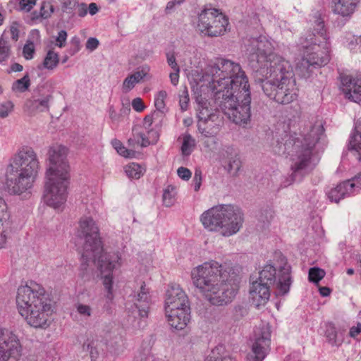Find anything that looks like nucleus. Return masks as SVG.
I'll return each instance as SVG.
<instances>
[{
    "label": "nucleus",
    "mask_w": 361,
    "mask_h": 361,
    "mask_svg": "<svg viewBox=\"0 0 361 361\" xmlns=\"http://www.w3.org/2000/svg\"><path fill=\"white\" fill-rule=\"evenodd\" d=\"M206 75L214 103L236 125L245 127L251 121V96L248 79L240 65L217 58L211 61Z\"/></svg>",
    "instance_id": "1"
},
{
    "label": "nucleus",
    "mask_w": 361,
    "mask_h": 361,
    "mask_svg": "<svg viewBox=\"0 0 361 361\" xmlns=\"http://www.w3.org/2000/svg\"><path fill=\"white\" fill-rule=\"evenodd\" d=\"M191 276L194 285L214 305L230 302L237 293L240 280L238 269L213 260L194 268Z\"/></svg>",
    "instance_id": "2"
},
{
    "label": "nucleus",
    "mask_w": 361,
    "mask_h": 361,
    "mask_svg": "<svg viewBox=\"0 0 361 361\" xmlns=\"http://www.w3.org/2000/svg\"><path fill=\"white\" fill-rule=\"evenodd\" d=\"M324 132L322 126H313L310 133L304 135H286L284 142H277L274 150L279 154H286L290 161L291 173L282 182L287 187L294 182L301 181L314 168L312 151Z\"/></svg>",
    "instance_id": "3"
},
{
    "label": "nucleus",
    "mask_w": 361,
    "mask_h": 361,
    "mask_svg": "<svg viewBox=\"0 0 361 361\" xmlns=\"http://www.w3.org/2000/svg\"><path fill=\"white\" fill-rule=\"evenodd\" d=\"M67 154L68 149L63 145H54L48 152L43 200L47 206L58 211L63 209L68 197L70 166Z\"/></svg>",
    "instance_id": "4"
},
{
    "label": "nucleus",
    "mask_w": 361,
    "mask_h": 361,
    "mask_svg": "<svg viewBox=\"0 0 361 361\" xmlns=\"http://www.w3.org/2000/svg\"><path fill=\"white\" fill-rule=\"evenodd\" d=\"M314 30L306 32L299 39L298 46L302 56L297 70L305 78L310 75V68L325 66L330 61V42L324 20L317 12L313 16Z\"/></svg>",
    "instance_id": "5"
},
{
    "label": "nucleus",
    "mask_w": 361,
    "mask_h": 361,
    "mask_svg": "<svg viewBox=\"0 0 361 361\" xmlns=\"http://www.w3.org/2000/svg\"><path fill=\"white\" fill-rule=\"evenodd\" d=\"M16 305L26 322L35 328H46L53 312L51 300L40 285L30 282L18 288Z\"/></svg>",
    "instance_id": "6"
},
{
    "label": "nucleus",
    "mask_w": 361,
    "mask_h": 361,
    "mask_svg": "<svg viewBox=\"0 0 361 361\" xmlns=\"http://www.w3.org/2000/svg\"><path fill=\"white\" fill-rule=\"evenodd\" d=\"M39 168L34 150L30 147L20 149L7 168L6 191L11 195H20L30 188Z\"/></svg>",
    "instance_id": "7"
},
{
    "label": "nucleus",
    "mask_w": 361,
    "mask_h": 361,
    "mask_svg": "<svg viewBox=\"0 0 361 361\" xmlns=\"http://www.w3.org/2000/svg\"><path fill=\"white\" fill-rule=\"evenodd\" d=\"M204 228L224 237L237 233L243 226V214L231 204H220L205 211L200 216Z\"/></svg>",
    "instance_id": "8"
},
{
    "label": "nucleus",
    "mask_w": 361,
    "mask_h": 361,
    "mask_svg": "<svg viewBox=\"0 0 361 361\" xmlns=\"http://www.w3.org/2000/svg\"><path fill=\"white\" fill-rule=\"evenodd\" d=\"M120 260L118 253L116 252L107 253L103 250L102 252L87 257H83L82 252L79 275L85 280L89 279L92 269L91 267L97 264L102 274L103 285L107 290L106 297L111 300L114 279L112 271L121 265Z\"/></svg>",
    "instance_id": "9"
},
{
    "label": "nucleus",
    "mask_w": 361,
    "mask_h": 361,
    "mask_svg": "<svg viewBox=\"0 0 361 361\" xmlns=\"http://www.w3.org/2000/svg\"><path fill=\"white\" fill-rule=\"evenodd\" d=\"M249 66L257 74L264 73V68L276 54L272 40L264 35L250 37L245 42Z\"/></svg>",
    "instance_id": "10"
},
{
    "label": "nucleus",
    "mask_w": 361,
    "mask_h": 361,
    "mask_svg": "<svg viewBox=\"0 0 361 361\" xmlns=\"http://www.w3.org/2000/svg\"><path fill=\"white\" fill-rule=\"evenodd\" d=\"M77 236L84 240L83 257H87L102 252L103 245L99 229L91 216H82L78 222Z\"/></svg>",
    "instance_id": "11"
},
{
    "label": "nucleus",
    "mask_w": 361,
    "mask_h": 361,
    "mask_svg": "<svg viewBox=\"0 0 361 361\" xmlns=\"http://www.w3.org/2000/svg\"><path fill=\"white\" fill-rule=\"evenodd\" d=\"M218 106L209 107L207 102L200 103L197 108V128L204 137H216L224 125V117Z\"/></svg>",
    "instance_id": "12"
},
{
    "label": "nucleus",
    "mask_w": 361,
    "mask_h": 361,
    "mask_svg": "<svg viewBox=\"0 0 361 361\" xmlns=\"http://www.w3.org/2000/svg\"><path fill=\"white\" fill-rule=\"evenodd\" d=\"M255 78L262 87L265 82L275 83L294 78V73L289 61L276 54L265 66L264 73H255Z\"/></svg>",
    "instance_id": "13"
},
{
    "label": "nucleus",
    "mask_w": 361,
    "mask_h": 361,
    "mask_svg": "<svg viewBox=\"0 0 361 361\" xmlns=\"http://www.w3.org/2000/svg\"><path fill=\"white\" fill-rule=\"evenodd\" d=\"M228 25V18L216 8H204L198 15L197 29L208 37L224 35Z\"/></svg>",
    "instance_id": "14"
},
{
    "label": "nucleus",
    "mask_w": 361,
    "mask_h": 361,
    "mask_svg": "<svg viewBox=\"0 0 361 361\" xmlns=\"http://www.w3.org/2000/svg\"><path fill=\"white\" fill-rule=\"evenodd\" d=\"M262 90L267 97L281 104H290L298 97L295 77L275 83L265 82Z\"/></svg>",
    "instance_id": "15"
},
{
    "label": "nucleus",
    "mask_w": 361,
    "mask_h": 361,
    "mask_svg": "<svg viewBox=\"0 0 361 361\" xmlns=\"http://www.w3.org/2000/svg\"><path fill=\"white\" fill-rule=\"evenodd\" d=\"M256 279L276 288L277 294L281 295L288 293L292 283L289 267H282L277 273L276 268L271 264L265 265Z\"/></svg>",
    "instance_id": "16"
},
{
    "label": "nucleus",
    "mask_w": 361,
    "mask_h": 361,
    "mask_svg": "<svg viewBox=\"0 0 361 361\" xmlns=\"http://www.w3.org/2000/svg\"><path fill=\"white\" fill-rule=\"evenodd\" d=\"M21 350L18 336L8 329H0V361H18Z\"/></svg>",
    "instance_id": "17"
},
{
    "label": "nucleus",
    "mask_w": 361,
    "mask_h": 361,
    "mask_svg": "<svg viewBox=\"0 0 361 361\" xmlns=\"http://www.w3.org/2000/svg\"><path fill=\"white\" fill-rule=\"evenodd\" d=\"M361 190V172L352 178L343 181L328 192V197L336 203L345 197L357 193Z\"/></svg>",
    "instance_id": "18"
},
{
    "label": "nucleus",
    "mask_w": 361,
    "mask_h": 361,
    "mask_svg": "<svg viewBox=\"0 0 361 361\" xmlns=\"http://www.w3.org/2000/svg\"><path fill=\"white\" fill-rule=\"evenodd\" d=\"M270 342V328L263 325L255 331V342L252 347L254 361H262L265 358L269 349Z\"/></svg>",
    "instance_id": "19"
},
{
    "label": "nucleus",
    "mask_w": 361,
    "mask_h": 361,
    "mask_svg": "<svg viewBox=\"0 0 361 361\" xmlns=\"http://www.w3.org/2000/svg\"><path fill=\"white\" fill-rule=\"evenodd\" d=\"M165 310L180 308L190 309L187 295L178 284L169 286L165 298Z\"/></svg>",
    "instance_id": "20"
},
{
    "label": "nucleus",
    "mask_w": 361,
    "mask_h": 361,
    "mask_svg": "<svg viewBox=\"0 0 361 361\" xmlns=\"http://www.w3.org/2000/svg\"><path fill=\"white\" fill-rule=\"evenodd\" d=\"M51 99V94H41L39 90H35L32 97L25 102L23 109L30 116L48 111Z\"/></svg>",
    "instance_id": "21"
},
{
    "label": "nucleus",
    "mask_w": 361,
    "mask_h": 361,
    "mask_svg": "<svg viewBox=\"0 0 361 361\" xmlns=\"http://www.w3.org/2000/svg\"><path fill=\"white\" fill-rule=\"evenodd\" d=\"M271 287L254 277H250L249 293L252 303L257 307L265 305L270 298Z\"/></svg>",
    "instance_id": "22"
},
{
    "label": "nucleus",
    "mask_w": 361,
    "mask_h": 361,
    "mask_svg": "<svg viewBox=\"0 0 361 361\" xmlns=\"http://www.w3.org/2000/svg\"><path fill=\"white\" fill-rule=\"evenodd\" d=\"M343 92L348 99L360 104L361 103V78H353L350 75L341 77Z\"/></svg>",
    "instance_id": "23"
},
{
    "label": "nucleus",
    "mask_w": 361,
    "mask_h": 361,
    "mask_svg": "<svg viewBox=\"0 0 361 361\" xmlns=\"http://www.w3.org/2000/svg\"><path fill=\"white\" fill-rule=\"evenodd\" d=\"M166 316L169 325L176 329L182 330L187 326L190 317V309L180 308L177 310H166Z\"/></svg>",
    "instance_id": "24"
},
{
    "label": "nucleus",
    "mask_w": 361,
    "mask_h": 361,
    "mask_svg": "<svg viewBox=\"0 0 361 361\" xmlns=\"http://www.w3.org/2000/svg\"><path fill=\"white\" fill-rule=\"evenodd\" d=\"M134 297L136 301L135 305L138 310L139 315L141 317H147L150 303V294L145 283L141 285Z\"/></svg>",
    "instance_id": "25"
},
{
    "label": "nucleus",
    "mask_w": 361,
    "mask_h": 361,
    "mask_svg": "<svg viewBox=\"0 0 361 361\" xmlns=\"http://www.w3.org/2000/svg\"><path fill=\"white\" fill-rule=\"evenodd\" d=\"M149 68L147 66L139 68L133 73L128 75L123 80L122 84L123 92L127 93L133 90L135 86L141 82L142 80L148 75Z\"/></svg>",
    "instance_id": "26"
},
{
    "label": "nucleus",
    "mask_w": 361,
    "mask_h": 361,
    "mask_svg": "<svg viewBox=\"0 0 361 361\" xmlns=\"http://www.w3.org/2000/svg\"><path fill=\"white\" fill-rule=\"evenodd\" d=\"M360 0H334L333 11L342 17H350Z\"/></svg>",
    "instance_id": "27"
},
{
    "label": "nucleus",
    "mask_w": 361,
    "mask_h": 361,
    "mask_svg": "<svg viewBox=\"0 0 361 361\" xmlns=\"http://www.w3.org/2000/svg\"><path fill=\"white\" fill-rule=\"evenodd\" d=\"M348 149L355 153L357 160L361 161V118L355 126V133L350 137Z\"/></svg>",
    "instance_id": "28"
},
{
    "label": "nucleus",
    "mask_w": 361,
    "mask_h": 361,
    "mask_svg": "<svg viewBox=\"0 0 361 361\" xmlns=\"http://www.w3.org/2000/svg\"><path fill=\"white\" fill-rule=\"evenodd\" d=\"M204 361H235L231 353L223 345L213 348L207 355Z\"/></svg>",
    "instance_id": "29"
},
{
    "label": "nucleus",
    "mask_w": 361,
    "mask_h": 361,
    "mask_svg": "<svg viewBox=\"0 0 361 361\" xmlns=\"http://www.w3.org/2000/svg\"><path fill=\"white\" fill-rule=\"evenodd\" d=\"M140 127L133 128V136L136 137L140 142L141 147H147L149 145L155 144L158 140L159 135L157 131L149 130L148 136L141 132Z\"/></svg>",
    "instance_id": "30"
},
{
    "label": "nucleus",
    "mask_w": 361,
    "mask_h": 361,
    "mask_svg": "<svg viewBox=\"0 0 361 361\" xmlns=\"http://www.w3.org/2000/svg\"><path fill=\"white\" fill-rule=\"evenodd\" d=\"M228 150L231 151V157H228V162L227 166L228 172L235 176H237L240 167H241V161L238 154L235 152L233 153L232 148H228Z\"/></svg>",
    "instance_id": "31"
},
{
    "label": "nucleus",
    "mask_w": 361,
    "mask_h": 361,
    "mask_svg": "<svg viewBox=\"0 0 361 361\" xmlns=\"http://www.w3.org/2000/svg\"><path fill=\"white\" fill-rule=\"evenodd\" d=\"M54 11V6L49 1H43L40 6L39 13L33 12L32 13V20H38L39 18L47 19L51 17Z\"/></svg>",
    "instance_id": "32"
},
{
    "label": "nucleus",
    "mask_w": 361,
    "mask_h": 361,
    "mask_svg": "<svg viewBox=\"0 0 361 361\" xmlns=\"http://www.w3.org/2000/svg\"><path fill=\"white\" fill-rule=\"evenodd\" d=\"M182 137L181 152L183 156L188 157L192 154L195 147V140L189 133L183 134Z\"/></svg>",
    "instance_id": "33"
},
{
    "label": "nucleus",
    "mask_w": 361,
    "mask_h": 361,
    "mask_svg": "<svg viewBox=\"0 0 361 361\" xmlns=\"http://www.w3.org/2000/svg\"><path fill=\"white\" fill-rule=\"evenodd\" d=\"M143 168L136 163H130L125 168V172L130 178L138 179L144 173Z\"/></svg>",
    "instance_id": "34"
},
{
    "label": "nucleus",
    "mask_w": 361,
    "mask_h": 361,
    "mask_svg": "<svg viewBox=\"0 0 361 361\" xmlns=\"http://www.w3.org/2000/svg\"><path fill=\"white\" fill-rule=\"evenodd\" d=\"M59 63V57L57 53L52 50H49L43 61L44 68L53 70L55 68Z\"/></svg>",
    "instance_id": "35"
},
{
    "label": "nucleus",
    "mask_w": 361,
    "mask_h": 361,
    "mask_svg": "<svg viewBox=\"0 0 361 361\" xmlns=\"http://www.w3.org/2000/svg\"><path fill=\"white\" fill-rule=\"evenodd\" d=\"M0 225L5 226L12 225L10 219V213L8 211V206L5 200L0 196Z\"/></svg>",
    "instance_id": "36"
},
{
    "label": "nucleus",
    "mask_w": 361,
    "mask_h": 361,
    "mask_svg": "<svg viewBox=\"0 0 361 361\" xmlns=\"http://www.w3.org/2000/svg\"><path fill=\"white\" fill-rule=\"evenodd\" d=\"M111 144L116 152L124 157L130 158L135 154V150L127 149L123 145L122 142L117 139L113 140Z\"/></svg>",
    "instance_id": "37"
},
{
    "label": "nucleus",
    "mask_w": 361,
    "mask_h": 361,
    "mask_svg": "<svg viewBox=\"0 0 361 361\" xmlns=\"http://www.w3.org/2000/svg\"><path fill=\"white\" fill-rule=\"evenodd\" d=\"M167 97V93L165 90H160L156 94L154 98V106L157 109L156 112L163 114L166 109L165 99Z\"/></svg>",
    "instance_id": "38"
},
{
    "label": "nucleus",
    "mask_w": 361,
    "mask_h": 361,
    "mask_svg": "<svg viewBox=\"0 0 361 361\" xmlns=\"http://www.w3.org/2000/svg\"><path fill=\"white\" fill-rule=\"evenodd\" d=\"M176 193V188L172 185H168L164 190L163 202L166 207L173 204Z\"/></svg>",
    "instance_id": "39"
},
{
    "label": "nucleus",
    "mask_w": 361,
    "mask_h": 361,
    "mask_svg": "<svg viewBox=\"0 0 361 361\" xmlns=\"http://www.w3.org/2000/svg\"><path fill=\"white\" fill-rule=\"evenodd\" d=\"M30 85V78L27 74H26L22 78L17 80L15 81L12 85V90L13 91H18L20 92H23L26 91Z\"/></svg>",
    "instance_id": "40"
},
{
    "label": "nucleus",
    "mask_w": 361,
    "mask_h": 361,
    "mask_svg": "<svg viewBox=\"0 0 361 361\" xmlns=\"http://www.w3.org/2000/svg\"><path fill=\"white\" fill-rule=\"evenodd\" d=\"M325 276V271L317 267L310 268L309 270V281L315 283H319Z\"/></svg>",
    "instance_id": "41"
},
{
    "label": "nucleus",
    "mask_w": 361,
    "mask_h": 361,
    "mask_svg": "<svg viewBox=\"0 0 361 361\" xmlns=\"http://www.w3.org/2000/svg\"><path fill=\"white\" fill-rule=\"evenodd\" d=\"M12 225L5 226L0 225V249L5 247L7 240L10 238L11 233Z\"/></svg>",
    "instance_id": "42"
},
{
    "label": "nucleus",
    "mask_w": 361,
    "mask_h": 361,
    "mask_svg": "<svg viewBox=\"0 0 361 361\" xmlns=\"http://www.w3.org/2000/svg\"><path fill=\"white\" fill-rule=\"evenodd\" d=\"M82 350L90 352L92 360L96 359L98 356V352L94 346V341L90 338H87L82 344Z\"/></svg>",
    "instance_id": "43"
},
{
    "label": "nucleus",
    "mask_w": 361,
    "mask_h": 361,
    "mask_svg": "<svg viewBox=\"0 0 361 361\" xmlns=\"http://www.w3.org/2000/svg\"><path fill=\"white\" fill-rule=\"evenodd\" d=\"M10 47L8 42L4 39H0V63H3L9 57Z\"/></svg>",
    "instance_id": "44"
},
{
    "label": "nucleus",
    "mask_w": 361,
    "mask_h": 361,
    "mask_svg": "<svg viewBox=\"0 0 361 361\" xmlns=\"http://www.w3.org/2000/svg\"><path fill=\"white\" fill-rule=\"evenodd\" d=\"M179 104L180 109L183 111H185L188 109L190 98L188 91L186 87H184L183 90H180V94H179Z\"/></svg>",
    "instance_id": "45"
},
{
    "label": "nucleus",
    "mask_w": 361,
    "mask_h": 361,
    "mask_svg": "<svg viewBox=\"0 0 361 361\" xmlns=\"http://www.w3.org/2000/svg\"><path fill=\"white\" fill-rule=\"evenodd\" d=\"M78 313L82 317L88 318L92 316V309L88 305L78 303L75 305Z\"/></svg>",
    "instance_id": "46"
},
{
    "label": "nucleus",
    "mask_w": 361,
    "mask_h": 361,
    "mask_svg": "<svg viewBox=\"0 0 361 361\" xmlns=\"http://www.w3.org/2000/svg\"><path fill=\"white\" fill-rule=\"evenodd\" d=\"M326 336L329 341L332 345H339L341 344V343L337 341V333L336 328L334 326H329L327 327L326 331Z\"/></svg>",
    "instance_id": "47"
},
{
    "label": "nucleus",
    "mask_w": 361,
    "mask_h": 361,
    "mask_svg": "<svg viewBox=\"0 0 361 361\" xmlns=\"http://www.w3.org/2000/svg\"><path fill=\"white\" fill-rule=\"evenodd\" d=\"M13 109V104L11 101H6L0 105V117L6 118Z\"/></svg>",
    "instance_id": "48"
},
{
    "label": "nucleus",
    "mask_w": 361,
    "mask_h": 361,
    "mask_svg": "<svg viewBox=\"0 0 361 361\" xmlns=\"http://www.w3.org/2000/svg\"><path fill=\"white\" fill-rule=\"evenodd\" d=\"M62 8L64 12L71 13L78 5V0H61Z\"/></svg>",
    "instance_id": "49"
},
{
    "label": "nucleus",
    "mask_w": 361,
    "mask_h": 361,
    "mask_svg": "<svg viewBox=\"0 0 361 361\" xmlns=\"http://www.w3.org/2000/svg\"><path fill=\"white\" fill-rule=\"evenodd\" d=\"M23 53L26 59H32L35 53L34 44L32 42L27 43L23 47Z\"/></svg>",
    "instance_id": "50"
},
{
    "label": "nucleus",
    "mask_w": 361,
    "mask_h": 361,
    "mask_svg": "<svg viewBox=\"0 0 361 361\" xmlns=\"http://www.w3.org/2000/svg\"><path fill=\"white\" fill-rule=\"evenodd\" d=\"M36 1L37 0H20L19 3L20 8L23 11L29 12L36 4Z\"/></svg>",
    "instance_id": "51"
},
{
    "label": "nucleus",
    "mask_w": 361,
    "mask_h": 361,
    "mask_svg": "<svg viewBox=\"0 0 361 361\" xmlns=\"http://www.w3.org/2000/svg\"><path fill=\"white\" fill-rule=\"evenodd\" d=\"M202 185V172L200 170L196 169L192 179V185L195 191H198Z\"/></svg>",
    "instance_id": "52"
},
{
    "label": "nucleus",
    "mask_w": 361,
    "mask_h": 361,
    "mask_svg": "<svg viewBox=\"0 0 361 361\" xmlns=\"http://www.w3.org/2000/svg\"><path fill=\"white\" fill-rule=\"evenodd\" d=\"M67 39V32L65 30H61L58 32V36L56 39V45L60 48L65 46Z\"/></svg>",
    "instance_id": "53"
},
{
    "label": "nucleus",
    "mask_w": 361,
    "mask_h": 361,
    "mask_svg": "<svg viewBox=\"0 0 361 361\" xmlns=\"http://www.w3.org/2000/svg\"><path fill=\"white\" fill-rule=\"evenodd\" d=\"M177 173L178 176L184 180H188L192 176L191 171L188 169L183 166L179 167L178 169Z\"/></svg>",
    "instance_id": "54"
},
{
    "label": "nucleus",
    "mask_w": 361,
    "mask_h": 361,
    "mask_svg": "<svg viewBox=\"0 0 361 361\" xmlns=\"http://www.w3.org/2000/svg\"><path fill=\"white\" fill-rule=\"evenodd\" d=\"M159 112L154 111L152 114L147 115L145 117L143 121V126L146 129L149 128L153 123V120L155 117H159Z\"/></svg>",
    "instance_id": "55"
},
{
    "label": "nucleus",
    "mask_w": 361,
    "mask_h": 361,
    "mask_svg": "<svg viewBox=\"0 0 361 361\" xmlns=\"http://www.w3.org/2000/svg\"><path fill=\"white\" fill-rule=\"evenodd\" d=\"M132 106L133 109L137 112L142 111L145 106L141 98L137 97L132 101Z\"/></svg>",
    "instance_id": "56"
},
{
    "label": "nucleus",
    "mask_w": 361,
    "mask_h": 361,
    "mask_svg": "<svg viewBox=\"0 0 361 361\" xmlns=\"http://www.w3.org/2000/svg\"><path fill=\"white\" fill-rule=\"evenodd\" d=\"M166 60L169 66L173 69L176 70L177 68H180L178 65L176 63V57L173 53L168 52L166 53Z\"/></svg>",
    "instance_id": "57"
},
{
    "label": "nucleus",
    "mask_w": 361,
    "mask_h": 361,
    "mask_svg": "<svg viewBox=\"0 0 361 361\" xmlns=\"http://www.w3.org/2000/svg\"><path fill=\"white\" fill-rule=\"evenodd\" d=\"M99 44V42L97 38L90 37L86 42V48L90 51H94L98 47Z\"/></svg>",
    "instance_id": "58"
},
{
    "label": "nucleus",
    "mask_w": 361,
    "mask_h": 361,
    "mask_svg": "<svg viewBox=\"0 0 361 361\" xmlns=\"http://www.w3.org/2000/svg\"><path fill=\"white\" fill-rule=\"evenodd\" d=\"M234 312H235V317L236 319H239L242 318L247 314L246 309L241 305H238V306L235 307L234 309Z\"/></svg>",
    "instance_id": "59"
},
{
    "label": "nucleus",
    "mask_w": 361,
    "mask_h": 361,
    "mask_svg": "<svg viewBox=\"0 0 361 361\" xmlns=\"http://www.w3.org/2000/svg\"><path fill=\"white\" fill-rule=\"evenodd\" d=\"M179 73L180 68H177L173 70V73H171L169 75L170 80L172 85H177L179 80Z\"/></svg>",
    "instance_id": "60"
},
{
    "label": "nucleus",
    "mask_w": 361,
    "mask_h": 361,
    "mask_svg": "<svg viewBox=\"0 0 361 361\" xmlns=\"http://www.w3.org/2000/svg\"><path fill=\"white\" fill-rule=\"evenodd\" d=\"M128 147L131 148L130 149L134 150L137 146H139V145L140 146V142H139L138 140H137L136 137H134L133 136H132L131 137H130L128 139Z\"/></svg>",
    "instance_id": "61"
},
{
    "label": "nucleus",
    "mask_w": 361,
    "mask_h": 361,
    "mask_svg": "<svg viewBox=\"0 0 361 361\" xmlns=\"http://www.w3.org/2000/svg\"><path fill=\"white\" fill-rule=\"evenodd\" d=\"M109 118H111V120L113 122L119 121V116L118 115L116 110L114 109V108L112 106H111L109 109Z\"/></svg>",
    "instance_id": "62"
},
{
    "label": "nucleus",
    "mask_w": 361,
    "mask_h": 361,
    "mask_svg": "<svg viewBox=\"0 0 361 361\" xmlns=\"http://www.w3.org/2000/svg\"><path fill=\"white\" fill-rule=\"evenodd\" d=\"M208 138H212L211 140H205L203 142V145L205 147L207 148H212L215 146L216 141V137H207Z\"/></svg>",
    "instance_id": "63"
},
{
    "label": "nucleus",
    "mask_w": 361,
    "mask_h": 361,
    "mask_svg": "<svg viewBox=\"0 0 361 361\" xmlns=\"http://www.w3.org/2000/svg\"><path fill=\"white\" fill-rule=\"evenodd\" d=\"M361 332V325L359 324L357 326H353L350 329L349 334L351 337L355 338Z\"/></svg>",
    "instance_id": "64"
}]
</instances>
